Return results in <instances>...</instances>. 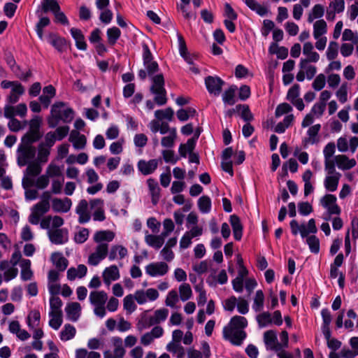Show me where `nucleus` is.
Wrapping results in <instances>:
<instances>
[{"label": "nucleus", "instance_id": "nucleus-1", "mask_svg": "<svg viewBox=\"0 0 358 358\" xmlns=\"http://www.w3.org/2000/svg\"><path fill=\"white\" fill-rule=\"evenodd\" d=\"M115 236V233L110 230H100L94 233L93 240L97 245L94 251L88 257L89 264L96 266L106 257L110 251L108 243L111 242Z\"/></svg>", "mask_w": 358, "mask_h": 358}, {"label": "nucleus", "instance_id": "nucleus-2", "mask_svg": "<svg viewBox=\"0 0 358 358\" xmlns=\"http://www.w3.org/2000/svg\"><path fill=\"white\" fill-rule=\"evenodd\" d=\"M73 118V111L62 101L55 103L51 108L50 116L48 120L50 127L55 128L61 120L70 122Z\"/></svg>", "mask_w": 358, "mask_h": 358}, {"label": "nucleus", "instance_id": "nucleus-3", "mask_svg": "<svg viewBox=\"0 0 358 358\" xmlns=\"http://www.w3.org/2000/svg\"><path fill=\"white\" fill-rule=\"evenodd\" d=\"M41 200L35 204L31 209V214L29 217V222L32 224H38L41 217L50 210V200L51 194L49 191L43 192Z\"/></svg>", "mask_w": 358, "mask_h": 358}, {"label": "nucleus", "instance_id": "nucleus-4", "mask_svg": "<svg viewBox=\"0 0 358 358\" xmlns=\"http://www.w3.org/2000/svg\"><path fill=\"white\" fill-rule=\"evenodd\" d=\"M141 45L143 48L142 57L143 65L147 72L143 69H141L138 71V76L141 80H144L146 78L147 74L151 76L157 72L159 71V65L156 61L153 60V55L148 45L144 41L141 43Z\"/></svg>", "mask_w": 358, "mask_h": 358}, {"label": "nucleus", "instance_id": "nucleus-5", "mask_svg": "<svg viewBox=\"0 0 358 358\" xmlns=\"http://www.w3.org/2000/svg\"><path fill=\"white\" fill-rule=\"evenodd\" d=\"M90 303L94 306V314L103 318L106 313V303L108 300V295L103 291L91 292L89 296Z\"/></svg>", "mask_w": 358, "mask_h": 358}, {"label": "nucleus", "instance_id": "nucleus-6", "mask_svg": "<svg viewBox=\"0 0 358 358\" xmlns=\"http://www.w3.org/2000/svg\"><path fill=\"white\" fill-rule=\"evenodd\" d=\"M33 143L21 140V143L17 148V164L20 166L27 165L36 155V149L31 145Z\"/></svg>", "mask_w": 358, "mask_h": 358}, {"label": "nucleus", "instance_id": "nucleus-7", "mask_svg": "<svg viewBox=\"0 0 358 358\" xmlns=\"http://www.w3.org/2000/svg\"><path fill=\"white\" fill-rule=\"evenodd\" d=\"M289 226L292 234L296 236L299 233L302 238H306L309 234L314 235L317 232L315 220L313 218L308 220L307 226L304 224L299 225L296 220H292L289 222Z\"/></svg>", "mask_w": 358, "mask_h": 358}, {"label": "nucleus", "instance_id": "nucleus-8", "mask_svg": "<svg viewBox=\"0 0 358 358\" xmlns=\"http://www.w3.org/2000/svg\"><path fill=\"white\" fill-rule=\"evenodd\" d=\"M41 171L42 167L38 162L35 161L28 164L22 180L23 188L27 189L34 186V179L41 173Z\"/></svg>", "mask_w": 358, "mask_h": 358}, {"label": "nucleus", "instance_id": "nucleus-9", "mask_svg": "<svg viewBox=\"0 0 358 358\" xmlns=\"http://www.w3.org/2000/svg\"><path fill=\"white\" fill-rule=\"evenodd\" d=\"M42 120L39 116H34L27 124H29V131L22 136V139L26 141L34 143L41 137L40 133V127Z\"/></svg>", "mask_w": 358, "mask_h": 358}, {"label": "nucleus", "instance_id": "nucleus-10", "mask_svg": "<svg viewBox=\"0 0 358 358\" xmlns=\"http://www.w3.org/2000/svg\"><path fill=\"white\" fill-rule=\"evenodd\" d=\"M224 339L229 341L232 345L240 346L247 337L244 330H232V328L224 327L222 331Z\"/></svg>", "mask_w": 358, "mask_h": 358}, {"label": "nucleus", "instance_id": "nucleus-11", "mask_svg": "<svg viewBox=\"0 0 358 358\" xmlns=\"http://www.w3.org/2000/svg\"><path fill=\"white\" fill-rule=\"evenodd\" d=\"M205 85L209 94L219 96L222 91L225 81L217 76H208L204 80Z\"/></svg>", "mask_w": 358, "mask_h": 358}, {"label": "nucleus", "instance_id": "nucleus-12", "mask_svg": "<svg viewBox=\"0 0 358 358\" xmlns=\"http://www.w3.org/2000/svg\"><path fill=\"white\" fill-rule=\"evenodd\" d=\"M48 235L50 242L56 245L66 243L69 240V231L66 228L49 229Z\"/></svg>", "mask_w": 358, "mask_h": 358}, {"label": "nucleus", "instance_id": "nucleus-13", "mask_svg": "<svg viewBox=\"0 0 358 358\" xmlns=\"http://www.w3.org/2000/svg\"><path fill=\"white\" fill-rule=\"evenodd\" d=\"M89 203L85 199L80 200L76 208V213L78 215V222L85 224L91 219V212Z\"/></svg>", "mask_w": 358, "mask_h": 358}, {"label": "nucleus", "instance_id": "nucleus-14", "mask_svg": "<svg viewBox=\"0 0 358 358\" xmlns=\"http://www.w3.org/2000/svg\"><path fill=\"white\" fill-rule=\"evenodd\" d=\"M90 209L94 210L93 219L95 221L102 222L106 219L103 210V200L101 199H94L90 200Z\"/></svg>", "mask_w": 358, "mask_h": 358}, {"label": "nucleus", "instance_id": "nucleus-15", "mask_svg": "<svg viewBox=\"0 0 358 358\" xmlns=\"http://www.w3.org/2000/svg\"><path fill=\"white\" fill-rule=\"evenodd\" d=\"M264 342L266 350L274 352L280 350V345L278 341L276 332L273 330H268L264 332Z\"/></svg>", "mask_w": 358, "mask_h": 358}, {"label": "nucleus", "instance_id": "nucleus-16", "mask_svg": "<svg viewBox=\"0 0 358 358\" xmlns=\"http://www.w3.org/2000/svg\"><path fill=\"white\" fill-rule=\"evenodd\" d=\"M168 264L163 262L151 263L146 266V273L152 277L164 275L168 272Z\"/></svg>", "mask_w": 358, "mask_h": 358}, {"label": "nucleus", "instance_id": "nucleus-17", "mask_svg": "<svg viewBox=\"0 0 358 358\" xmlns=\"http://www.w3.org/2000/svg\"><path fill=\"white\" fill-rule=\"evenodd\" d=\"M229 222L232 227L234 238L236 241H241L243 236V226L240 217L233 214L229 217Z\"/></svg>", "mask_w": 358, "mask_h": 358}, {"label": "nucleus", "instance_id": "nucleus-18", "mask_svg": "<svg viewBox=\"0 0 358 358\" xmlns=\"http://www.w3.org/2000/svg\"><path fill=\"white\" fill-rule=\"evenodd\" d=\"M138 169L142 174L147 176L152 173L158 166V161L157 159H150L148 162L145 160H139L138 162Z\"/></svg>", "mask_w": 358, "mask_h": 358}, {"label": "nucleus", "instance_id": "nucleus-19", "mask_svg": "<svg viewBox=\"0 0 358 358\" xmlns=\"http://www.w3.org/2000/svg\"><path fill=\"white\" fill-rule=\"evenodd\" d=\"M71 205V200L69 198H55L52 200V208L55 212L66 213L70 210Z\"/></svg>", "mask_w": 358, "mask_h": 358}, {"label": "nucleus", "instance_id": "nucleus-20", "mask_svg": "<svg viewBox=\"0 0 358 358\" xmlns=\"http://www.w3.org/2000/svg\"><path fill=\"white\" fill-rule=\"evenodd\" d=\"M69 140L76 150L84 149L87 143L85 136L75 130L71 132Z\"/></svg>", "mask_w": 358, "mask_h": 358}, {"label": "nucleus", "instance_id": "nucleus-21", "mask_svg": "<svg viewBox=\"0 0 358 358\" xmlns=\"http://www.w3.org/2000/svg\"><path fill=\"white\" fill-rule=\"evenodd\" d=\"M115 348L113 352L106 350L103 352L104 358H122L124 355V350L122 346V339L120 338H114Z\"/></svg>", "mask_w": 358, "mask_h": 358}, {"label": "nucleus", "instance_id": "nucleus-22", "mask_svg": "<svg viewBox=\"0 0 358 358\" xmlns=\"http://www.w3.org/2000/svg\"><path fill=\"white\" fill-rule=\"evenodd\" d=\"M24 87L20 83H17L15 85L13 88H11L10 92L9 95L6 98V101L10 104H14L17 103L20 96H22L24 93Z\"/></svg>", "mask_w": 358, "mask_h": 358}, {"label": "nucleus", "instance_id": "nucleus-23", "mask_svg": "<svg viewBox=\"0 0 358 358\" xmlns=\"http://www.w3.org/2000/svg\"><path fill=\"white\" fill-rule=\"evenodd\" d=\"M119 278V270L115 265L106 268L103 272V282L108 285H109L112 281H115Z\"/></svg>", "mask_w": 358, "mask_h": 358}, {"label": "nucleus", "instance_id": "nucleus-24", "mask_svg": "<svg viewBox=\"0 0 358 358\" xmlns=\"http://www.w3.org/2000/svg\"><path fill=\"white\" fill-rule=\"evenodd\" d=\"M335 160L338 169L349 170L356 165L355 159H349L346 155H338L335 157Z\"/></svg>", "mask_w": 358, "mask_h": 358}, {"label": "nucleus", "instance_id": "nucleus-25", "mask_svg": "<svg viewBox=\"0 0 358 358\" xmlns=\"http://www.w3.org/2000/svg\"><path fill=\"white\" fill-rule=\"evenodd\" d=\"M65 310L68 319L76 322L80 315L81 306L77 302H72L66 306Z\"/></svg>", "mask_w": 358, "mask_h": 358}, {"label": "nucleus", "instance_id": "nucleus-26", "mask_svg": "<svg viewBox=\"0 0 358 358\" xmlns=\"http://www.w3.org/2000/svg\"><path fill=\"white\" fill-rule=\"evenodd\" d=\"M237 86L231 85L222 94V101L225 105L234 106L237 101L236 98V91Z\"/></svg>", "mask_w": 358, "mask_h": 358}, {"label": "nucleus", "instance_id": "nucleus-27", "mask_svg": "<svg viewBox=\"0 0 358 358\" xmlns=\"http://www.w3.org/2000/svg\"><path fill=\"white\" fill-rule=\"evenodd\" d=\"M87 271V266L84 264H80L77 268L71 267L67 271V278L70 280H73L76 278H81L86 275Z\"/></svg>", "mask_w": 358, "mask_h": 358}, {"label": "nucleus", "instance_id": "nucleus-28", "mask_svg": "<svg viewBox=\"0 0 358 358\" xmlns=\"http://www.w3.org/2000/svg\"><path fill=\"white\" fill-rule=\"evenodd\" d=\"M248 326V320L245 317L235 315L229 321L228 327L232 328V330H243Z\"/></svg>", "mask_w": 358, "mask_h": 358}, {"label": "nucleus", "instance_id": "nucleus-29", "mask_svg": "<svg viewBox=\"0 0 358 358\" xmlns=\"http://www.w3.org/2000/svg\"><path fill=\"white\" fill-rule=\"evenodd\" d=\"M70 31L72 37L76 41L77 48L81 50H85L87 49V44L85 41V37L82 31L76 28H71Z\"/></svg>", "mask_w": 358, "mask_h": 358}, {"label": "nucleus", "instance_id": "nucleus-30", "mask_svg": "<svg viewBox=\"0 0 358 358\" xmlns=\"http://www.w3.org/2000/svg\"><path fill=\"white\" fill-rule=\"evenodd\" d=\"M127 255V250L119 245H113L109 251L108 259L110 260H114L117 258L123 259Z\"/></svg>", "mask_w": 358, "mask_h": 358}, {"label": "nucleus", "instance_id": "nucleus-31", "mask_svg": "<svg viewBox=\"0 0 358 358\" xmlns=\"http://www.w3.org/2000/svg\"><path fill=\"white\" fill-rule=\"evenodd\" d=\"M21 273L20 276L22 280L27 281L31 280L33 276L32 271L31 270V261L29 259H22L20 262Z\"/></svg>", "mask_w": 358, "mask_h": 358}, {"label": "nucleus", "instance_id": "nucleus-32", "mask_svg": "<svg viewBox=\"0 0 358 358\" xmlns=\"http://www.w3.org/2000/svg\"><path fill=\"white\" fill-rule=\"evenodd\" d=\"M341 173H336V175L327 176L324 180V187L329 192H334L337 189Z\"/></svg>", "mask_w": 358, "mask_h": 358}, {"label": "nucleus", "instance_id": "nucleus-33", "mask_svg": "<svg viewBox=\"0 0 358 358\" xmlns=\"http://www.w3.org/2000/svg\"><path fill=\"white\" fill-rule=\"evenodd\" d=\"M49 43L60 52L65 51L68 46L64 38L55 35H50L49 36Z\"/></svg>", "mask_w": 358, "mask_h": 358}, {"label": "nucleus", "instance_id": "nucleus-34", "mask_svg": "<svg viewBox=\"0 0 358 358\" xmlns=\"http://www.w3.org/2000/svg\"><path fill=\"white\" fill-rule=\"evenodd\" d=\"M245 3L250 9L255 11L259 16H265L268 12L267 8L260 5L255 0H245Z\"/></svg>", "mask_w": 358, "mask_h": 358}, {"label": "nucleus", "instance_id": "nucleus-35", "mask_svg": "<svg viewBox=\"0 0 358 358\" xmlns=\"http://www.w3.org/2000/svg\"><path fill=\"white\" fill-rule=\"evenodd\" d=\"M327 31V25L324 20H317L313 24V36L318 39Z\"/></svg>", "mask_w": 358, "mask_h": 358}, {"label": "nucleus", "instance_id": "nucleus-36", "mask_svg": "<svg viewBox=\"0 0 358 358\" xmlns=\"http://www.w3.org/2000/svg\"><path fill=\"white\" fill-rule=\"evenodd\" d=\"M150 90L152 92H160L165 90L164 78L162 73L152 77V85Z\"/></svg>", "mask_w": 358, "mask_h": 358}, {"label": "nucleus", "instance_id": "nucleus-37", "mask_svg": "<svg viewBox=\"0 0 358 358\" xmlns=\"http://www.w3.org/2000/svg\"><path fill=\"white\" fill-rule=\"evenodd\" d=\"M76 333V328L70 324H66L60 332L59 337L62 341H67L74 338Z\"/></svg>", "mask_w": 358, "mask_h": 358}, {"label": "nucleus", "instance_id": "nucleus-38", "mask_svg": "<svg viewBox=\"0 0 358 358\" xmlns=\"http://www.w3.org/2000/svg\"><path fill=\"white\" fill-rule=\"evenodd\" d=\"M52 260L56 267L61 271H64L68 266V260L60 253L52 254Z\"/></svg>", "mask_w": 358, "mask_h": 358}, {"label": "nucleus", "instance_id": "nucleus-39", "mask_svg": "<svg viewBox=\"0 0 358 358\" xmlns=\"http://www.w3.org/2000/svg\"><path fill=\"white\" fill-rule=\"evenodd\" d=\"M198 207L202 213H208L211 210V199L208 196L203 195L198 200Z\"/></svg>", "mask_w": 358, "mask_h": 358}, {"label": "nucleus", "instance_id": "nucleus-40", "mask_svg": "<svg viewBox=\"0 0 358 358\" xmlns=\"http://www.w3.org/2000/svg\"><path fill=\"white\" fill-rule=\"evenodd\" d=\"M49 325L54 329L57 330L62 324V313L50 312Z\"/></svg>", "mask_w": 358, "mask_h": 358}, {"label": "nucleus", "instance_id": "nucleus-41", "mask_svg": "<svg viewBox=\"0 0 358 358\" xmlns=\"http://www.w3.org/2000/svg\"><path fill=\"white\" fill-rule=\"evenodd\" d=\"M321 129V125L320 124H316L312 127H310L307 134L309 136L308 138H306L304 140L305 142H309L311 144H315L318 142V139L317 138V136L318 135V133Z\"/></svg>", "mask_w": 358, "mask_h": 358}, {"label": "nucleus", "instance_id": "nucleus-42", "mask_svg": "<svg viewBox=\"0 0 358 358\" xmlns=\"http://www.w3.org/2000/svg\"><path fill=\"white\" fill-rule=\"evenodd\" d=\"M145 242L147 244L156 250L162 248L164 245L162 238H159L157 235L148 234L145 236Z\"/></svg>", "mask_w": 358, "mask_h": 358}, {"label": "nucleus", "instance_id": "nucleus-43", "mask_svg": "<svg viewBox=\"0 0 358 358\" xmlns=\"http://www.w3.org/2000/svg\"><path fill=\"white\" fill-rule=\"evenodd\" d=\"M306 243L308 244L310 251L313 254H318L320 252V240L315 236H308L306 237Z\"/></svg>", "mask_w": 358, "mask_h": 358}, {"label": "nucleus", "instance_id": "nucleus-44", "mask_svg": "<svg viewBox=\"0 0 358 358\" xmlns=\"http://www.w3.org/2000/svg\"><path fill=\"white\" fill-rule=\"evenodd\" d=\"M76 358H101V354L95 351L88 352L85 348H78L76 350Z\"/></svg>", "mask_w": 358, "mask_h": 358}, {"label": "nucleus", "instance_id": "nucleus-45", "mask_svg": "<svg viewBox=\"0 0 358 358\" xmlns=\"http://www.w3.org/2000/svg\"><path fill=\"white\" fill-rule=\"evenodd\" d=\"M264 295L262 289H259L256 292V294L254 299V303L252 308L255 312H259L264 307Z\"/></svg>", "mask_w": 358, "mask_h": 358}, {"label": "nucleus", "instance_id": "nucleus-46", "mask_svg": "<svg viewBox=\"0 0 358 358\" xmlns=\"http://www.w3.org/2000/svg\"><path fill=\"white\" fill-rule=\"evenodd\" d=\"M179 293L180 299L186 301L189 299L192 295L191 287L187 283H182L179 287Z\"/></svg>", "mask_w": 358, "mask_h": 358}, {"label": "nucleus", "instance_id": "nucleus-47", "mask_svg": "<svg viewBox=\"0 0 358 358\" xmlns=\"http://www.w3.org/2000/svg\"><path fill=\"white\" fill-rule=\"evenodd\" d=\"M89 234L87 228H80L74 234L75 242L79 244L85 243L89 237Z\"/></svg>", "mask_w": 358, "mask_h": 358}, {"label": "nucleus", "instance_id": "nucleus-48", "mask_svg": "<svg viewBox=\"0 0 358 358\" xmlns=\"http://www.w3.org/2000/svg\"><path fill=\"white\" fill-rule=\"evenodd\" d=\"M155 320L153 316H148L146 313H143L141 319L138 320V325L139 329L148 328L152 325L156 324L154 322Z\"/></svg>", "mask_w": 358, "mask_h": 358}, {"label": "nucleus", "instance_id": "nucleus-49", "mask_svg": "<svg viewBox=\"0 0 358 358\" xmlns=\"http://www.w3.org/2000/svg\"><path fill=\"white\" fill-rule=\"evenodd\" d=\"M42 6L45 13L51 10L55 14L60 9L58 3L55 0H43Z\"/></svg>", "mask_w": 358, "mask_h": 358}, {"label": "nucleus", "instance_id": "nucleus-50", "mask_svg": "<svg viewBox=\"0 0 358 358\" xmlns=\"http://www.w3.org/2000/svg\"><path fill=\"white\" fill-rule=\"evenodd\" d=\"M50 155V148L45 147L43 144H41L38 148L37 160L39 164L45 163L48 159Z\"/></svg>", "mask_w": 358, "mask_h": 358}, {"label": "nucleus", "instance_id": "nucleus-51", "mask_svg": "<svg viewBox=\"0 0 358 358\" xmlns=\"http://www.w3.org/2000/svg\"><path fill=\"white\" fill-rule=\"evenodd\" d=\"M27 121H24L23 123H22L16 118H11L8 123V127L10 131L16 132L23 129L27 126Z\"/></svg>", "mask_w": 358, "mask_h": 358}, {"label": "nucleus", "instance_id": "nucleus-52", "mask_svg": "<svg viewBox=\"0 0 358 358\" xmlns=\"http://www.w3.org/2000/svg\"><path fill=\"white\" fill-rule=\"evenodd\" d=\"M338 44L336 41H331L327 50V57L332 61L338 56Z\"/></svg>", "mask_w": 358, "mask_h": 358}, {"label": "nucleus", "instance_id": "nucleus-53", "mask_svg": "<svg viewBox=\"0 0 358 358\" xmlns=\"http://www.w3.org/2000/svg\"><path fill=\"white\" fill-rule=\"evenodd\" d=\"M298 210L301 215L307 216L313 211V208L308 201H301L298 203Z\"/></svg>", "mask_w": 358, "mask_h": 358}, {"label": "nucleus", "instance_id": "nucleus-54", "mask_svg": "<svg viewBox=\"0 0 358 358\" xmlns=\"http://www.w3.org/2000/svg\"><path fill=\"white\" fill-rule=\"evenodd\" d=\"M292 110V107L289 103L284 102L278 105L275 108V115L276 117H279L284 114L290 113Z\"/></svg>", "mask_w": 358, "mask_h": 358}, {"label": "nucleus", "instance_id": "nucleus-55", "mask_svg": "<svg viewBox=\"0 0 358 358\" xmlns=\"http://www.w3.org/2000/svg\"><path fill=\"white\" fill-rule=\"evenodd\" d=\"M300 94V85L299 84H294L290 87L287 92L286 99L290 102L299 99Z\"/></svg>", "mask_w": 358, "mask_h": 358}, {"label": "nucleus", "instance_id": "nucleus-56", "mask_svg": "<svg viewBox=\"0 0 358 358\" xmlns=\"http://www.w3.org/2000/svg\"><path fill=\"white\" fill-rule=\"evenodd\" d=\"M120 36V31L117 27H112L108 29L107 36L108 43L111 45L115 43Z\"/></svg>", "mask_w": 358, "mask_h": 358}, {"label": "nucleus", "instance_id": "nucleus-57", "mask_svg": "<svg viewBox=\"0 0 358 358\" xmlns=\"http://www.w3.org/2000/svg\"><path fill=\"white\" fill-rule=\"evenodd\" d=\"M196 145L194 144H192V145H188V140L186 143H181L178 148V152L181 157L185 158L187 155H189L190 152H192L195 149Z\"/></svg>", "mask_w": 358, "mask_h": 358}, {"label": "nucleus", "instance_id": "nucleus-58", "mask_svg": "<svg viewBox=\"0 0 358 358\" xmlns=\"http://www.w3.org/2000/svg\"><path fill=\"white\" fill-rule=\"evenodd\" d=\"M257 321L259 327H264L272 322V318L268 312H264L257 316Z\"/></svg>", "mask_w": 358, "mask_h": 358}, {"label": "nucleus", "instance_id": "nucleus-59", "mask_svg": "<svg viewBox=\"0 0 358 358\" xmlns=\"http://www.w3.org/2000/svg\"><path fill=\"white\" fill-rule=\"evenodd\" d=\"M169 315V310L166 308H160L158 310H156L155 311V315L153 316V318L155 320L154 322H156L157 324L160 323L161 322H164L166 320Z\"/></svg>", "mask_w": 358, "mask_h": 358}, {"label": "nucleus", "instance_id": "nucleus-60", "mask_svg": "<svg viewBox=\"0 0 358 358\" xmlns=\"http://www.w3.org/2000/svg\"><path fill=\"white\" fill-rule=\"evenodd\" d=\"M275 23L271 20H264L263 25L261 28V34L264 37H267L271 31H273Z\"/></svg>", "mask_w": 358, "mask_h": 358}, {"label": "nucleus", "instance_id": "nucleus-61", "mask_svg": "<svg viewBox=\"0 0 358 358\" xmlns=\"http://www.w3.org/2000/svg\"><path fill=\"white\" fill-rule=\"evenodd\" d=\"M163 159L166 163H170L172 164H176V162L179 160L178 157H175L174 151L172 150H164L162 151Z\"/></svg>", "mask_w": 358, "mask_h": 358}, {"label": "nucleus", "instance_id": "nucleus-62", "mask_svg": "<svg viewBox=\"0 0 358 358\" xmlns=\"http://www.w3.org/2000/svg\"><path fill=\"white\" fill-rule=\"evenodd\" d=\"M336 196L334 194H327L324 195L320 200L321 205L325 208H329L331 205L336 203Z\"/></svg>", "mask_w": 358, "mask_h": 358}, {"label": "nucleus", "instance_id": "nucleus-63", "mask_svg": "<svg viewBox=\"0 0 358 358\" xmlns=\"http://www.w3.org/2000/svg\"><path fill=\"white\" fill-rule=\"evenodd\" d=\"M45 174L48 176L49 178L59 177L62 176V170L59 166L51 163L48 165Z\"/></svg>", "mask_w": 358, "mask_h": 358}, {"label": "nucleus", "instance_id": "nucleus-64", "mask_svg": "<svg viewBox=\"0 0 358 358\" xmlns=\"http://www.w3.org/2000/svg\"><path fill=\"white\" fill-rule=\"evenodd\" d=\"M48 176H47L45 173L43 175L40 176L36 180L34 179V185L37 188L43 189L46 188L50 182Z\"/></svg>", "mask_w": 358, "mask_h": 358}]
</instances>
